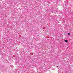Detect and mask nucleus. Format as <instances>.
Segmentation results:
<instances>
[{"label": "nucleus", "instance_id": "1", "mask_svg": "<svg viewBox=\"0 0 73 73\" xmlns=\"http://www.w3.org/2000/svg\"><path fill=\"white\" fill-rule=\"evenodd\" d=\"M65 42H68V40H65Z\"/></svg>", "mask_w": 73, "mask_h": 73}, {"label": "nucleus", "instance_id": "2", "mask_svg": "<svg viewBox=\"0 0 73 73\" xmlns=\"http://www.w3.org/2000/svg\"><path fill=\"white\" fill-rule=\"evenodd\" d=\"M68 35H70V33H68Z\"/></svg>", "mask_w": 73, "mask_h": 73}, {"label": "nucleus", "instance_id": "3", "mask_svg": "<svg viewBox=\"0 0 73 73\" xmlns=\"http://www.w3.org/2000/svg\"><path fill=\"white\" fill-rule=\"evenodd\" d=\"M57 67H58V66H57Z\"/></svg>", "mask_w": 73, "mask_h": 73}, {"label": "nucleus", "instance_id": "4", "mask_svg": "<svg viewBox=\"0 0 73 73\" xmlns=\"http://www.w3.org/2000/svg\"><path fill=\"white\" fill-rule=\"evenodd\" d=\"M38 0V1H39V0Z\"/></svg>", "mask_w": 73, "mask_h": 73}]
</instances>
